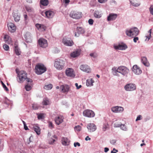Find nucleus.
<instances>
[{
	"label": "nucleus",
	"instance_id": "1",
	"mask_svg": "<svg viewBox=\"0 0 153 153\" xmlns=\"http://www.w3.org/2000/svg\"><path fill=\"white\" fill-rule=\"evenodd\" d=\"M47 71L46 67L42 64L39 63L35 66L34 69L35 73L37 75H41Z\"/></svg>",
	"mask_w": 153,
	"mask_h": 153
},
{
	"label": "nucleus",
	"instance_id": "2",
	"mask_svg": "<svg viewBox=\"0 0 153 153\" xmlns=\"http://www.w3.org/2000/svg\"><path fill=\"white\" fill-rule=\"evenodd\" d=\"M128 72V69L126 67L124 66H120L115 71L114 74L115 75H118V73H120L123 75L127 74Z\"/></svg>",
	"mask_w": 153,
	"mask_h": 153
},
{
	"label": "nucleus",
	"instance_id": "3",
	"mask_svg": "<svg viewBox=\"0 0 153 153\" xmlns=\"http://www.w3.org/2000/svg\"><path fill=\"white\" fill-rule=\"evenodd\" d=\"M126 35L132 37H135L138 35L139 33V30L136 27L131 28L129 30L126 31Z\"/></svg>",
	"mask_w": 153,
	"mask_h": 153
},
{
	"label": "nucleus",
	"instance_id": "4",
	"mask_svg": "<svg viewBox=\"0 0 153 153\" xmlns=\"http://www.w3.org/2000/svg\"><path fill=\"white\" fill-rule=\"evenodd\" d=\"M65 64V62L62 60H56L54 63V66L57 69L61 70L63 68Z\"/></svg>",
	"mask_w": 153,
	"mask_h": 153
},
{
	"label": "nucleus",
	"instance_id": "5",
	"mask_svg": "<svg viewBox=\"0 0 153 153\" xmlns=\"http://www.w3.org/2000/svg\"><path fill=\"white\" fill-rule=\"evenodd\" d=\"M70 16L74 19H79L82 17V14L81 12L73 11L70 13Z\"/></svg>",
	"mask_w": 153,
	"mask_h": 153
},
{
	"label": "nucleus",
	"instance_id": "6",
	"mask_svg": "<svg viewBox=\"0 0 153 153\" xmlns=\"http://www.w3.org/2000/svg\"><path fill=\"white\" fill-rule=\"evenodd\" d=\"M38 43L39 47L43 48H46L48 45L47 40L42 38H40L39 39Z\"/></svg>",
	"mask_w": 153,
	"mask_h": 153
},
{
	"label": "nucleus",
	"instance_id": "7",
	"mask_svg": "<svg viewBox=\"0 0 153 153\" xmlns=\"http://www.w3.org/2000/svg\"><path fill=\"white\" fill-rule=\"evenodd\" d=\"M83 114L84 116L90 118L93 117L95 116L94 112L89 109L84 110L83 111Z\"/></svg>",
	"mask_w": 153,
	"mask_h": 153
},
{
	"label": "nucleus",
	"instance_id": "8",
	"mask_svg": "<svg viewBox=\"0 0 153 153\" xmlns=\"http://www.w3.org/2000/svg\"><path fill=\"white\" fill-rule=\"evenodd\" d=\"M18 75L20 80V82L25 81L27 77V74L24 71H21L18 74Z\"/></svg>",
	"mask_w": 153,
	"mask_h": 153
},
{
	"label": "nucleus",
	"instance_id": "9",
	"mask_svg": "<svg viewBox=\"0 0 153 153\" xmlns=\"http://www.w3.org/2000/svg\"><path fill=\"white\" fill-rule=\"evenodd\" d=\"M124 88L126 91H131L136 89V86L134 84L129 83L126 85L124 87Z\"/></svg>",
	"mask_w": 153,
	"mask_h": 153
},
{
	"label": "nucleus",
	"instance_id": "10",
	"mask_svg": "<svg viewBox=\"0 0 153 153\" xmlns=\"http://www.w3.org/2000/svg\"><path fill=\"white\" fill-rule=\"evenodd\" d=\"M132 70L135 74L137 75H139L142 73L140 68L137 65H134L133 66Z\"/></svg>",
	"mask_w": 153,
	"mask_h": 153
},
{
	"label": "nucleus",
	"instance_id": "11",
	"mask_svg": "<svg viewBox=\"0 0 153 153\" xmlns=\"http://www.w3.org/2000/svg\"><path fill=\"white\" fill-rule=\"evenodd\" d=\"M55 14L54 11L51 10H49L45 12V17L47 18H52Z\"/></svg>",
	"mask_w": 153,
	"mask_h": 153
},
{
	"label": "nucleus",
	"instance_id": "12",
	"mask_svg": "<svg viewBox=\"0 0 153 153\" xmlns=\"http://www.w3.org/2000/svg\"><path fill=\"white\" fill-rule=\"evenodd\" d=\"M87 128L90 132H93L95 131L97 129L96 125L94 123H90L88 124Z\"/></svg>",
	"mask_w": 153,
	"mask_h": 153
},
{
	"label": "nucleus",
	"instance_id": "13",
	"mask_svg": "<svg viewBox=\"0 0 153 153\" xmlns=\"http://www.w3.org/2000/svg\"><path fill=\"white\" fill-rule=\"evenodd\" d=\"M111 111L114 113H119L122 112L124 110L123 107L120 106H116L111 108Z\"/></svg>",
	"mask_w": 153,
	"mask_h": 153
},
{
	"label": "nucleus",
	"instance_id": "14",
	"mask_svg": "<svg viewBox=\"0 0 153 153\" xmlns=\"http://www.w3.org/2000/svg\"><path fill=\"white\" fill-rule=\"evenodd\" d=\"M61 91L64 93H68L70 89L69 86L67 85H62L60 87Z\"/></svg>",
	"mask_w": 153,
	"mask_h": 153
},
{
	"label": "nucleus",
	"instance_id": "15",
	"mask_svg": "<svg viewBox=\"0 0 153 153\" xmlns=\"http://www.w3.org/2000/svg\"><path fill=\"white\" fill-rule=\"evenodd\" d=\"M76 30L78 33L77 34L76 32H74V36L75 37H79V34H83L85 33L84 29L82 27H77Z\"/></svg>",
	"mask_w": 153,
	"mask_h": 153
},
{
	"label": "nucleus",
	"instance_id": "16",
	"mask_svg": "<svg viewBox=\"0 0 153 153\" xmlns=\"http://www.w3.org/2000/svg\"><path fill=\"white\" fill-rule=\"evenodd\" d=\"M8 29L12 33H13L16 31V27L14 24L11 22H10L7 24Z\"/></svg>",
	"mask_w": 153,
	"mask_h": 153
},
{
	"label": "nucleus",
	"instance_id": "17",
	"mask_svg": "<svg viewBox=\"0 0 153 153\" xmlns=\"http://www.w3.org/2000/svg\"><path fill=\"white\" fill-rule=\"evenodd\" d=\"M80 69L82 71L87 73L90 72L91 71L90 67L85 65H81L80 67Z\"/></svg>",
	"mask_w": 153,
	"mask_h": 153
},
{
	"label": "nucleus",
	"instance_id": "18",
	"mask_svg": "<svg viewBox=\"0 0 153 153\" xmlns=\"http://www.w3.org/2000/svg\"><path fill=\"white\" fill-rule=\"evenodd\" d=\"M63 42L65 45L68 46H71L74 44L72 40L65 38H64L63 39Z\"/></svg>",
	"mask_w": 153,
	"mask_h": 153
},
{
	"label": "nucleus",
	"instance_id": "19",
	"mask_svg": "<svg viewBox=\"0 0 153 153\" xmlns=\"http://www.w3.org/2000/svg\"><path fill=\"white\" fill-rule=\"evenodd\" d=\"M36 27L38 29L41 31H44L46 29V27L43 24H36Z\"/></svg>",
	"mask_w": 153,
	"mask_h": 153
},
{
	"label": "nucleus",
	"instance_id": "20",
	"mask_svg": "<svg viewBox=\"0 0 153 153\" xmlns=\"http://www.w3.org/2000/svg\"><path fill=\"white\" fill-rule=\"evenodd\" d=\"M66 75L69 76L74 77L75 75L74 73L73 69L71 68H69L66 71Z\"/></svg>",
	"mask_w": 153,
	"mask_h": 153
},
{
	"label": "nucleus",
	"instance_id": "21",
	"mask_svg": "<svg viewBox=\"0 0 153 153\" xmlns=\"http://www.w3.org/2000/svg\"><path fill=\"white\" fill-rule=\"evenodd\" d=\"M115 49L120 50H125L127 48V45L123 43L119 44L117 46H114Z\"/></svg>",
	"mask_w": 153,
	"mask_h": 153
},
{
	"label": "nucleus",
	"instance_id": "22",
	"mask_svg": "<svg viewBox=\"0 0 153 153\" xmlns=\"http://www.w3.org/2000/svg\"><path fill=\"white\" fill-rule=\"evenodd\" d=\"M117 15L116 14L110 13L107 17V20L108 21H113L117 18Z\"/></svg>",
	"mask_w": 153,
	"mask_h": 153
},
{
	"label": "nucleus",
	"instance_id": "23",
	"mask_svg": "<svg viewBox=\"0 0 153 153\" xmlns=\"http://www.w3.org/2000/svg\"><path fill=\"white\" fill-rule=\"evenodd\" d=\"M62 143L64 146H68L69 145L70 141L66 137H62L61 139Z\"/></svg>",
	"mask_w": 153,
	"mask_h": 153
},
{
	"label": "nucleus",
	"instance_id": "24",
	"mask_svg": "<svg viewBox=\"0 0 153 153\" xmlns=\"http://www.w3.org/2000/svg\"><path fill=\"white\" fill-rule=\"evenodd\" d=\"M80 51L79 50H77L71 53L70 55L71 57L75 58L79 56L80 54Z\"/></svg>",
	"mask_w": 153,
	"mask_h": 153
},
{
	"label": "nucleus",
	"instance_id": "25",
	"mask_svg": "<svg viewBox=\"0 0 153 153\" xmlns=\"http://www.w3.org/2000/svg\"><path fill=\"white\" fill-rule=\"evenodd\" d=\"M32 126H33L32 129L34 130L37 134H40V129L39 127L36 125H34Z\"/></svg>",
	"mask_w": 153,
	"mask_h": 153
},
{
	"label": "nucleus",
	"instance_id": "26",
	"mask_svg": "<svg viewBox=\"0 0 153 153\" xmlns=\"http://www.w3.org/2000/svg\"><path fill=\"white\" fill-rule=\"evenodd\" d=\"M141 61L143 63L145 66L148 67L149 66V63L147 60V58L143 56L141 58Z\"/></svg>",
	"mask_w": 153,
	"mask_h": 153
},
{
	"label": "nucleus",
	"instance_id": "27",
	"mask_svg": "<svg viewBox=\"0 0 153 153\" xmlns=\"http://www.w3.org/2000/svg\"><path fill=\"white\" fill-rule=\"evenodd\" d=\"M115 127H120L123 130L126 131L127 130V128L125 124H118L117 123H115L114 124Z\"/></svg>",
	"mask_w": 153,
	"mask_h": 153
},
{
	"label": "nucleus",
	"instance_id": "28",
	"mask_svg": "<svg viewBox=\"0 0 153 153\" xmlns=\"http://www.w3.org/2000/svg\"><path fill=\"white\" fill-rule=\"evenodd\" d=\"M55 120L56 123L57 125H59L63 122V118L61 116H58L56 117Z\"/></svg>",
	"mask_w": 153,
	"mask_h": 153
},
{
	"label": "nucleus",
	"instance_id": "29",
	"mask_svg": "<svg viewBox=\"0 0 153 153\" xmlns=\"http://www.w3.org/2000/svg\"><path fill=\"white\" fill-rule=\"evenodd\" d=\"M14 19L15 22H18L20 20V16L18 13H14L13 14Z\"/></svg>",
	"mask_w": 153,
	"mask_h": 153
},
{
	"label": "nucleus",
	"instance_id": "30",
	"mask_svg": "<svg viewBox=\"0 0 153 153\" xmlns=\"http://www.w3.org/2000/svg\"><path fill=\"white\" fill-rule=\"evenodd\" d=\"M94 80L92 79H90L87 80L86 84L88 86H91L93 85Z\"/></svg>",
	"mask_w": 153,
	"mask_h": 153
},
{
	"label": "nucleus",
	"instance_id": "31",
	"mask_svg": "<svg viewBox=\"0 0 153 153\" xmlns=\"http://www.w3.org/2000/svg\"><path fill=\"white\" fill-rule=\"evenodd\" d=\"M40 3L41 5L44 6H47L49 3L48 0H40Z\"/></svg>",
	"mask_w": 153,
	"mask_h": 153
},
{
	"label": "nucleus",
	"instance_id": "32",
	"mask_svg": "<svg viewBox=\"0 0 153 153\" xmlns=\"http://www.w3.org/2000/svg\"><path fill=\"white\" fill-rule=\"evenodd\" d=\"M14 51L16 54L17 55H19L20 54L21 52L19 50L17 45L15 46Z\"/></svg>",
	"mask_w": 153,
	"mask_h": 153
},
{
	"label": "nucleus",
	"instance_id": "33",
	"mask_svg": "<svg viewBox=\"0 0 153 153\" xmlns=\"http://www.w3.org/2000/svg\"><path fill=\"white\" fill-rule=\"evenodd\" d=\"M42 103L43 105H47L50 104V101L47 98H45L43 99Z\"/></svg>",
	"mask_w": 153,
	"mask_h": 153
},
{
	"label": "nucleus",
	"instance_id": "34",
	"mask_svg": "<svg viewBox=\"0 0 153 153\" xmlns=\"http://www.w3.org/2000/svg\"><path fill=\"white\" fill-rule=\"evenodd\" d=\"M4 39L5 41L7 42V43L9 44L11 43L12 42V41L11 40V38H10L8 36L5 35L4 37Z\"/></svg>",
	"mask_w": 153,
	"mask_h": 153
},
{
	"label": "nucleus",
	"instance_id": "35",
	"mask_svg": "<svg viewBox=\"0 0 153 153\" xmlns=\"http://www.w3.org/2000/svg\"><path fill=\"white\" fill-rule=\"evenodd\" d=\"M94 16L95 18H99L101 17V15L99 11H95L94 14Z\"/></svg>",
	"mask_w": 153,
	"mask_h": 153
},
{
	"label": "nucleus",
	"instance_id": "36",
	"mask_svg": "<svg viewBox=\"0 0 153 153\" xmlns=\"http://www.w3.org/2000/svg\"><path fill=\"white\" fill-rule=\"evenodd\" d=\"M53 85L51 84H49L45 85L44 87V88L46 90H49L52 88Z\"/></svg>",
	"mask_w": 153,
	"mask_h": 153
},
{
	"label": "nucleus",
	"instance_id": "37",
	"mask_svg": "<svg viewBox=\"0 0 153 153\" xmlns=\"http://www.w3.org/2000/svg\"><path fill=\"white\" fill-rule=\"evenodd\" d=\"M89 55L91 57H92L94 58H97L98 56V54L96 52L91 53H90Z\"/></svg>",
	"mask_w": 153,
	"mask_h": 153
},
{
	"label": "nucleus",
	"instance_id": "38",
	"mask_svg": "<svg viewBox=\"0 0 153 153\" xmlns=\"http://www.w3.org/2000/svg\"><path fill=\"white\" fill-rule=\"evenodd\" d=\"M81 129L82 127L79 125L76 126L74 127V129L76 131H79L81 130Z\"/></svg>",
	"mask_w": 153,
	"mask_h": 153
},
{
	"label": "nucleus",
	"instance_id": "39",
	"mask_svg": "<svg viewBox=\"0 0 153 153\" xmlns=\"http://www.w3.org/2000/svg\"><path fill=\"white\" fill-rule=\"evenodd\" d=\"M25 89L27 91H29L31 89V87L30 85H29L28 84L26 85L25 86Z\"/></svg>",
	"mask_w": 153,
	"mask_h": 153
},
{
	"label": "nucleus",
	"instance_id": "40",
	"mask_svg": "<svg viewBox=\"0 0 153 153\" xmlns=\"http://www.w3.org/2000/svg\"><path fill=\"white\" fill-rule=\"evenodd\" d=\"M151 29L149 30L148 32L149 34L146 36V38L148 39V40L150 39L151 37Z\"/></svg>",
	"mask_w": 153,
	"mask_h": 153
},
{
	"label": "nucleus",
	"instance_id": "41",
	"mask_svg": "<svg viewBox=\"0 0 153 153\" xmlns=\"http://www.w3.org/2000/svg\"><path fill=\"white\" fill-rule=\"evenodd\" d=\"M108 125L107 124H104L102 127V130L105 131L106 129L108 128Z\"/></svg>",
	"mask_w": 153,
	"mask_h": 153
},
{
	"label": "nucleus",
	"instance_id": "42",
	"mask_svg": "<svg viewBox=\"0 0 153 153\" xmlns=\"http://www.w3.org/2000/svg\"><path fill=\"white\" fill-rule=\"evenodd\" d=\"M1 84L3 86V88H4V90L6 91H8V89L7 88V86H6V85L4 84V83L2 81H1Z\"/></svg>",
	"mask_w": 153,
	"mask_h": 153
},
{
	"label": "nucleus",
	"instance_id": "43",
	"mask_svg": "<svg viewBox=\"0 0 153 153\" xmlns=\"http://www.w3.org/2000/svg\"><path fill=\"white\" fill-rule=\"evenodd\" d=\"M38 114V118L39 119H42L44 117V114Z\"/></svg>",
	"mask_w": 153,
	"mask_h": 153
},
{
	"label": "nucleus",
	"instance_id": "44",
	"mask_svg": "<svg viewBox=\"0 0 153 153\" xmlns=\"http://www.w3.org/2000/svg\"><path fill=\"white\" fill-rule=\"evenodd\" d=\"M3 48L6 51H7L9 49V46L6 45V44H4L3 45Z\"/></svg>",
	"mask_w": 153,
	"mask_h": 153
},
{
	"label": "nucleus",
	"instance_id": "45",
	"mask_svg": "<svg viewBox=\"0 0 153 153\" xmlns=\"http://www.w3.org/2000/svg\"><path fill=\"white\" fill-rule=\"evenodd\" d=\"M130 3L134 7H138L140 5L139 3H136L135 2H132L131 1H130Z\"/></svg>",
	"mask_w": 153,
	"mask_h": 153
},
{
	"label": "nucleus",
	"instance_id": "46",
	"mask_svg": "<svg viewBox=\"0 0 153 153\" xmlns=\"http://www.w3.org/2000/svg\"><path fill=\"white\" fill-rule=\"evenodd\" d=\"M55 141V140L51 138L49 141V143L50 144H53Z\"/></svg>",
	"mask_w": 153,
	"mask_h": 153
},
{
	"label": "nucleus",
	"instance_id": "47",
	"mask_svg": "<svg viewBox=\"0 0 153 153\" xmlns=\"http://www.w3.org/2000/svg\"><path fill=\"white\" fill-rule=\"evenodd\" d=\"M48 126L49 128H53V124L52 122L50 121H49L48 122Z\"/></svg>",
	"mask_w": 153,
	"mask_h": 153
},
{
	"label": "nucleus",
	"instance_id": "48",
	"mask_svg": "<svg viewBox=\"0 0 153 153\" xmlns=\"http://www.w3.org/2000/svg\"><path fill=\"white\" fill-rule=\"evenodd\" d=\"M25 79H26V81L28 83V84H30V85L31 84V83L32 82V80L31 79L26 78Z\"/></svg>",
	"mask_w": 153,
	"mask_h": 153
},
{
	"label": "nucleus",
	"instance_id": "49",
	"mask_svg": "<svg viewBox=\"0 0 153 153\" xmlns=\"http://www.w3.org/2000/svg\"><path fill=\"white\" fill-rule=\"evenodd\" d=\"M149 11L150 13L153 15V5H151L149 8Z\"/></svg>",
	"mask_w": 153,
	"mask_h": 153
},
{
	"label": "nucleus",
	"instance_id": "50",
	"mask_svg": "<svg viewBox=\"0 0 153 153\" xmlns=\"http://www.w3.org/2000/svg\"><path fill=\"white\" fill-rule=\"evenodd\" d=\"M26 10L29 12H31L33 11V9L30 7H26Z\"/></svg>",
	"mask_w": 153,
	"mask_h": 153
},
{
	"label": "nucleus",
	"instance_id": "51",
	"mask_svg": "<svg viewBox=\"0 0 153 153\" xmlns=\"http://www.w3.org/2000/svg\"><path fill=\"white\" fill-rule=\"evenodd\" d=\"M33 108L34 109H37L38 108V106L35 104H33Z\"/></svg>",
	"mask_w": 153,
	"mask_h": 153
},
{
	"label": "nucleus",
	"instance_id": "52",
	"mask_svg": "<svg viewBox=\"0 0 153 153\" xmlns=\"http://www.w3.org/2000/svg\"><path fill=\"white\" fill-rule=\"evenodd\" d=\"M89 24L91 25H92L94 22L93 20L92 19H90L88 21Z\"/></svg>",
	"mask_w": 153,
	"mask_h": 153
},
{
	"label": "nucleus",
	"instance_id": "53",
	"mask_svg": "<svg viewBox=\"0 0 153 153\" xmlns=\"http://www.w3.org/2000/svg\"><path fill=\"white\" fill-rule=\"evenodd\" d=\"M107 0H98V1L101 3H103L106 2Z\"/></svg>",
	"mask_w": 153,
	"mask_h": 153
},
{
	"label": "nucleus",
	"instance_id": "54",
	"mask_svg": "<svg viewBox=\"0 0 153 153\" xmlns=\"http://www.w3.org/2000/svg\"><path fill=\"white\" fill-rule=\"evenodd\" d=\"M142 116L141 115H139L137 117V119L136 120V121L140 120L141 119Z\"/></svg>",
	"mask_w": 153,
	"mask_h": 153
},
{
	"label": "nucleus",
	"instance_id": "55",
	"mask_svg": "<svg viewBox=\"0 0 153 153\" xmlns=\"http://www.w3.org/2000/svg\"><path fill=\"white\" fill-rule=\"evenodd\" d=\"M80 145V144L78 142L74 143V146L75 147H76L77 146H79Z\"/></svg>",
	"mask_w": 153,
	"mask_h": 153
},
{
	"label": "nucleus",
	"instance_id": "56",
	"mask_svg": "<svg viewBox=\"0 0 153 153\" xmlns=\"http://www.w3.org/2000/svg\"><path fill=\"white\" fill-rule=\"evenodd\" d=\"M75 85L76 86V87L77 89H79V88H81L82 86L81 85H80L79 86H78V84L77 83H76L75 84Z\"/></svg>",
	"mask_w": 153,
	"mask_h": 153
},
{
	"label": "nucleus",
	"instance_id": "57",
	"mask_svg": "<svg viewBox=\"0 0 153 153\" xmlns=\"http://www.w3.org/2000/svg\"><path fill=\"white\" fill-rule=\"evenodd\" d=\"M139 39L138 37H135L134 38L133 41L134 42H136Z\"/></svg>",
	"mask_w": 153,
	"mask_h": 153
},
{
	"label": "nucleus",
	"instance_id": "58",
	"mask_svg": "<svg viewBox=\"0 0 153 153\" xmlns=\"http://www.w3.org/2000/svg\"><path fill=\"white\" fill-rule=\"evenodd\" d=\"M116 142V141L115 140H113L111 141L110 143L111 144H114Z\"/></svg>",
	"mask_w": 153,
	"mask_h": 153
},
{
	"label": "nucleus",
	"instance_id": "59",
	"mask_svg": "<svg viewBox=\"0 0 153 153\" xmlns=\"http://www.w3.org/2000/svg\"><path fill=\"white\" fill-rule=\"evenodd\" d=\"M24 128L25 130H29L27 126H26V125L25 124L24 125Z\"/></svg>",
	"mask_w": 153,
	"mask_h": 153
},
{
	"label": "nucleus",
	"instance_id": "60",
	"mask_svg": "<svg viewBox=\"0 0 153 153\" xmlns=\"http://www.w3.org/2000/svg\"><path fill=\"white\" fill-rule=\"evenodd\" d=\"M63 1L66 4H68L70 2V0H63Z\"/></svg>",
	"mask_w": 153,
	"mask_h": 153
},
{
	"label": "nucleus",
	"instance_id": "61",
	"mask_svg": "<svg viewBox=\"0 0 153 153\" xmlns=\"http://www.w3.org/2000/svg\"><path fill=\"white\" fill-rule=\"evenodd\" d=\"M91 139V138L89 137L88 136H87L85 138V140L86 141L88 140H90Z\"/></svg>",
	"mask_w": 153,
	"mask_h": 153
},
{
	"label": "nucleus",
	"instance_id": "62",
	"mask_svg": "<svg viewBox=\"0 0 153 153\" xmlns=\"http://www.w3.org/2000/svg\"><path fill=\"white\" fill-rule=\"evenodd\" d=\"M109 150V149L108 148H105L104 149V152H107Z\"/></svg>",
	"mask_w": 153,
	"mask_h": 153
},
{
	"label": "nucleus",
	"instance_id": "63",
	"mask_svg": "<svg viewBox=\"0 0 153 153\" xmlns=\"http://www.w3.org/2000/svg\"><path fill=\"white\" fill-rule=\"evenodd\" d=\"M24 17L25 19V20H26L27 18V15H24Z\"/></svg>",
	"mask_w": 153,
	"mask_h": 153
},
{
	"label": "nucleus",
	"instance_id": "64",
	"mask_svg": "<svg viewBox=\"0 0 153 153\" xmlns=\"http://www.w3.org/2000/svg\"><path fill=\"white\" fill-rule=\"evenodd\" d=\"M41 14L42 16H44V15H45V12L42 11L41 13Z\"/></svg>",
	"mask_w": 153,
	"mask_h": 153
}]
</instances>
